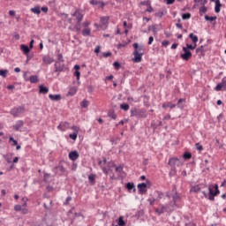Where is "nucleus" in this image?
Segmentation results:
<instances>
[{"mask_svg": "<svg viewBox=\"0 0 226 226\" xmlns=\"http://www.w3.org/2000/svg\"><path fill=\"white\" fill-rule=\"evenodd\" d=\"M131 116H135V117L146 118L147 117V112L146 111V109H134L132 111Z\"/></svg>", "mask_w": 226, "mask_h": 226, "instance_id": "obj_6", "label": "nucleus"}, {"mask_svg": "<svg viewBox=\"0 0 226 226\" xmlns=\"http://www.w3.org/2000/svg\"><path fill=\"white\" fill-rule=\"evenodd\" d=\"M222 87H225L224 86H222V83H219L216 85L215 87V91H222Z\"/></svg>", "mask_w": 226, "mask_h": 226, "instance_id": "obj_53", "label": "nucleus"}, {"mask_svg": "<svg viewBox=\"0 0 226 226\" xmlns=\"http://www.w3.org/2000/svg\"><path fill=\"white\" fill-rule=\"evenodd\" d=\"M69 128L70 123L68 122H61L57 126V130H59L60 132H66V130H68Z\"/></svg>", "mask_w": 226, "mask_h": 226, "instance_id": "obj_12", "label": "nucleus"}, {"mask_svg": "<svg viewBox=\"0 0 226 226\" xmlns=\"http://www.w3.org/2000/svg\"><path fill=\"white\" fill-rule=\"evenodd\" d=\"M57 62L56 63H64V58H63V54L62 53H57Z\"/></svg>", "mask_w": 226, "mask_h": 226, "instance_id": "obj_40", "label": "nucleus"}, {"mask_svg": "<svg viewBox=\"0 0 226 226\" xmlns=\"http://www.w3.org/2000/svg\"><path fill=\"white\" fill-rule=\"evenodd\" d=\"M72 17L75 18V20L78 24H80L84 20V11L81 9H76V11L71 14Z\"/></svg>", "mask_w": 226, "mask_h": 226, "instance_id": "obj_5", "label": "nucleus"}, {"mask_svg": "<svg viewBox=\"0 0 226 226\" xmlns=\"http://www.w3.org/2000/svg\"><path fill=\"white\" fill-rule=\"evenodd\" d=\"M102 163V161L98 162V165H100L103 174H105L106 176H109V170L107 168H105Z\"/></svg>", "mask_w": 226, "mask_h": 226, "instance_id": "obj_26", "label": "nucleus"}, {"mask_svg": "<svg viewBox=\"0 0 226 226\" xmlns=\"http://www.w3.org/2000/svg\"><path fill=\"white\" fill-rule=\"evenodd\" d=\"M108 117L114 120L117 119V115H116V112L114 111H109Z\"/></svg>", "mask_w": 226, "mask_h": 226, "instance_id": "obj_36", "label": "nucleus"}, {"mask_svg": "<svg viewBox=\"0 0 226 226\" xmlns=\"http://www.w3.org/2000/svg\"><path fill=\"white\" fill-rule=\"evenodd\" d=\"M139 4H140L141 6H147V7H148V6L151 4V1L146 0V1L140 2Z\"/></svg>", "mask_w": 226, "mask_h": 226, "instance_id": "obj_49", "label": "nucleus"}, {"mask_svg": "<svg viewBox=\"0 0 226 226\" xmlns=\"http://www.w3.org/2000/svg\"><path fill=\"white\" fill-rule=\"evenodd\" d=\"M185 226H197V224L193 222L185 223Z\"/></svg>", "mask_w": 226, "mask_h": 226, "instance_id": "obj_64", "label": "nucleus"}, {"mask_svg": "<svg viewBox=\"0 0 226 226\" xmlns=\"http://www.w3.org/2000/svg\"><path fill=\"white\" fill-rule=\"evenodd\" d=\"M184 53L180 55V57L184 59V61H189L192 57V51L186 49V47H183Z\"/></svg>", "mask_w": 226, "mask_h": 226, "instance_id": "obj_7", "label": "nucleus"}, {"mask_svg": "<svg viewBox=\"0 0 226 226\" xmlns=\"http://www.w3.org/2000/svg\"><path fill=\"white\" fill-rule=\"evenodd\" d=\"M163 15H165V12H163V11H158L155 13V17H159V19H162V17H163Z\"/></svg>", "mask_w": 226, "mask_h": 226, "instance_id": "obj_58", "label": "nucleus"}, {"mask_svg": "<svg viewBox=\"0 0 226 226\" xmlns=\"http://www.w3.org/2000/svg\"><path fill=\"white\" fill-rule=\"evenodd\" d=\"M88 181L91 185H96V175L88 176Z\"/></svg>", "mask_w": 226, "mask_h": 226, "instance_id": "obj_27", "label": "nucleus"}, {"mask_svg": "<svg viewBox=\"0 0 226 226\" xmlns=\"http://www.w3.org/2000/svg\"><path fill=\"white\" fill-rule=\"evenodd\" d=\"M64 70V64H61V62H56L55 63V72L61 73Z\"/></svg>", "mask_w": 226, "mask_h": 226, "instance_id": "obj_16", "label": "nucleus"}, {"mask_svg": "<svg viewBox=\"0 0 226 226\" xmlns=\"http://www.w3.org/2000/svg\"><path fill=\"white\" fill-rule=\"evenodd\" d=\"M56 169H58V170L62 173L64 174V172H66V169L64 168V166H59Z\"/></svg>", "mask_w": 226, "mask_h": 226, "instance_id": "obj_60", "label": "nucleus"}, {"mask_svg": "<svg viewBox=\"0 0 226 226\" xmlns=\"http://www.w3.org/2000/svg\"><path fill=\"white\" fill-rule=\"evenodd\" d=\"M103 57H110V56H112V52L108 51V52H104L102 54Z\"/></svg>", "mask_w": 226, "mask_h": 226, "instance_id": "obj_62", "label": "nucleus"}, {"mask_svg": "<svg viewBox=\"0 0 226 226\" xmlns=\"http://www.w3.org/2000/svg\"><path fill=\"white\" fill-rule=\"evenodd\" d=\"M170 167H171V170H170V174H172V176H176V174L177 172V170L176 169V166H170Z\"/></svg>", "mask_w": 226, "mask_h": 226, "instance_id": "obj_50", "label": "nucleus"}, {"mask_svg": "<svg viewBox=\"0 0 226 226\" xmlns=\"http://www.w3.org/2000/svg\"><path fill=\"white\" fill-rule=\"evenodd\" d=\"M163 197H165V193L160 191H154L152 194H150L147 202H149L150 206H153L154 202L162 200Z\"/></svg>", "mask_w": 226, "mask_h": 226, "instance_id": "obj_2", "label": "nucleus"}, {"mask_svg": "<svg viewBox=\"0 0 226 226\" xmlns=\"http://www.w3.org/2000/svg\"><path fill=\"white\" fill-rule=\"evenodd\" d=\"M172 192H174V195L172 196V204H177V202H179V200H181V196H179V194H177V189L175 187V185L173 186Z\"/></svg>", "mask_w": 226, "mask_h": 226, "instance_id": "obj_10", "label": "nucleus"}, {"mask_svg": "<svg viewBox=\"0 0 226 226\" xmlns=\"http://www.w3.org/2000/svg\"><path fill=\"white\" fill-rule=\"evenodd\" d=\"M10 114L13 116V117H21L23 114H26V106L14 107L11 109Z\"/></svg>", "mask_w": 226, "mask_h": 226, "instance_id": "obj_3", "label": "nucleus"}, {"mask_svg": "<svg viewBox=\"0 0 226 226\" xmlns=\"http://www.w3.org/2000/svg\"><path fill=\"white\" fill-rule=\"evenodd\" d=\"M100 20H101L102 26L104 27V29H106L107 26H109V20H110V17L102 16L101 17Z\"/></svg>", "mask_w": 226, "mask_h": 226, "instance_id": "obj_14", "label": "nucleus"}, {"mask_svg": "<svg viewBox=\"0 0 226 226\" xmlns=\"http://www.w3.org/2000/svg\"><path fill=\"white\" fill-rule=\"evenodd\" d=\"M184 160H190L192 158V153L185 152L183 155Z\"/></svg>", "mask_w": 226, "mask_h": 226, "instance_id": "obj_42", "label": "nucleus"}, {"mask_svg": "<svg viewBox=\"0 0 226 226\" xmlns=\"http://www.w3.org/2000/svg\"><path fill=\"white\" fill-rule=\"evenodd\" d=\"M207 11V6H202L200 8V15H204Z\"/></svg>", "mask_w": 226, "mask_h": 226, "instance_id": "obj_46", "label": "nucleus"}, {"mask_svg": "<svg viewBox=\"0 0 226 226\" xmlns=\"http://www.w3.org/2000/svg\"><path fill=\"white\" fill-rule=\"evenodd\" d=\"M183 20H188L189 19H192V14L190 12L182 14Z\"/></svg>", "mask_w": 226, "mask_h": 226, "instance_id": "obj_39", "label": "nucleus"}, {"mask_svg": "<svg viewBox=\"0 0 226 226\" xmlns=\"http://www.w3.org/2000/svg\"><path fill=\"white\" fill-rule=\"evenodd\" d=\"M205 20H209L210 22H213L215 20H216V16H208V15H206L205 16Z\"/></svg>", "mask_w": 226, "mask_h": 226, "instance_id": "obj_43", "label": "nucleus"}, {"mask_svg": "<svg viewBox=\"0 0 226 226\" xmlns=\"http://www.w3.org/2000/svg\"><path fill=\"white\" fill-rule=\"evenodd\" d=\"M196 54H204V46H200L196 49Z\"/></svg>", "mask_w": 226, "mask_h": 226, "instance_id": "obj_48", "label": "nucleus"}, {"mask_svg": "<svg viewBox=\"0 0 226 226\" xmlns=\"http://www.w3.org/2000/svg\"><path fill=\"white\" fill-rule=\"evenodd\" d=\"M166 107L169 109H176V104L168 102L167 104L162 105V109H166Z\"/></svg>", "mask_w": 226, "mask_h": 226, "instance_id": "obj_38", "label": "nucleus"}, {"mask_svg": "<svg viewBox=\"0 0 226 226\" xmlns=\"http://www.w3.org/2000/svg\"><path fill=\"white\" fill-rule=\"evenodd\" d=\"M82 109H87V107H89V101L87 100H83L80 103Z\"/></svg>", "mask_w": 226, "mask_h": 226, "instance_id": "obj_33", "label": "nucleus"}, {"mask_svg": "<svg viewBox=\"0 0 226 226\" xmlns=\"http://www.w3.org/2000/svg\"><path fill=\"white\" fill-rule=\"evenodd\" d=\"M221 84H222V86H223L224 87H226V77H223V78L222 79Z\"/></svg>", "mask_w": 226, "mask_h": 226, "instance_id": "obj_63", "label": "nucleus"}, {"mask_svg": "<svg viewBox=\"0 0 226 226\" xmlns=\"http://www.w3.org/2000/svg\"><path fill=\"white\" fill-rule=\"evenodd\" d=\"M82 36H91V29L90 28H85L81 32Z\"/></svg>", "mask_w": 226, "mask_h": 226, "instance_id": "obj_30", "label": "nucleus"}, {"mask_svg": "<svg viewBox=\"0 0 226 226\" xmlns=\"http://www.w3.org/2000/svg\"><path fill=\"white\" fill-rule=\"evenodd\" d=\"M132 47L134 49V52H137L138 54H144V46H139V43L135 42L132 44Z\"/></svg>", "mask_w": 226, "mask_h": 226, "instance_id": "obj_15", "label": "nucleus"}, {"mask_svg": "<svg viewBox=\"0 0 226 226\" xmlns=\"http://www.w3.org/2000/svg\"><path fill=\"white\" fill-rule=\"evenodd\" d=\"M69 158L72 161L75 162V160H77L79 158V152L77 151H72L69 154Z\"/></svg>", "mask_w": 226, "mask_h": 226, "instance_id": "obj_20", "label": "nucleus"}, {"mask_svg": "<svg viewBox=\"0 0 226 226\" xmlns=\"http://www.w3.org/2000/svg\"><path fill=\"white\" fill-rule=\"evenodd\" d=\"M29 82L31 84H36L38 82H40V79L38 78V76L36 75H32L30 76V78L28 79Z\"/></svg>", "mask_w": 226, "mask_h": 226, "instance_id": "obj_24", "label": "nucleus"}, {"mask_svg": "<svg viewBox=\"0 0 226 226\" xmlns=\"http://www.w3.org/2000/svg\"><path fill=\"white\" fill-rule=\"evenodd\" d=\"M14 211H22V206L15 205L14 206Z\"/></svg>", "mask_w": 226, "mask_h": 226, "instance_id": "obj_61", "label": "nucleus"}, {"mask_svg": "<svg viewBox=\"0 0 226 226\" xmlns=\"http://www.w3.org/2000/svg\"><path fill=\"white\" fill-rule=\"evenodd\" d=\"M22 126H24V121L18 120L12 128L15 132H20V128H22Z\"/></svg>", "mask_w": 226, "mask_h": 226, "instance_id": "obj_17", "label": "nucleus"}, {"mask_svg": "<svg viewBox=\"0 0 226 226\" xmlns=\"http://www.w3.org/2000/svg\"><path fill=\"white\" fill-rule=\"evenodd\" d=\"M113 66L115 70H119L121 68V64H119V62H114Z\"/></svg>", "mask_w": 226, "mask_h": 226, "instance_id": "obj_52", "label": "nucleus"}, {"mask_svg": "<svg viewBox=\"0 0 226 226\" xmlns=\"http://www.w3.org/2000/svg\"><path fill=\"white\" fill-rule=\"evenodd\" d=\"M168 165H170V167H176V165L177 167H180L181 162L177 157H171L168 162Z\"/></svg>", "mask_w": 226, "mask_h": 226, "instance_id": "obj_8", "label": "nucleus"}, {"mask_svg": "<svg viewBox=\"0 0 226 226\" xmlns=\"http://www.w3.org/2000/svg\"><path fill=\"white\" fill-rule=\"evenodd\" d=\"M42 61L44 64H52V63H54V58L44 56Z\"/></svg>", "mask_w": 226, "mask_h": 226, "instance_id": "obj_22", "label": "nucleus"}, {"mask_svg": "<svg viewBox=\"0 0 226 226\" xmlns=\"http://www.w3.org/2000/svg\"><path fill=\"white\" fill-rule=\"evenodd\" d=\"M215 3V13H220V10L222 8V4L220 3V1H217Z\"/></svg>", "mask_w": 226, "mask_h": 226, "instance_id": "obj_31", "label": "nucleus"}, {"mask_svg": "<svg viewBox=\"0 0 226 226\" xmlns=\"http://www.w3.org/2000/svg\"><path fill=\"white\" fill-rule=\"evenodd\" d=\"M20 49H21L22 52H24L25 55L29 54V52H31V48H29L26 44H21Z\"/></svg>", "mask_w": 226, "mask_h": 226, "instance_id": "obj_25", "label": "nucleus"}, {"mask_svg": "<svg viewBox=\"0 0 226 226\" xmlns=\"http://www.w3.org/2000/svg\"><path fill=\"white\" fill-rule=\"evenodd\" d=\"M189 38L192 39V41L197 45V41H199V37L197 35L190 34Z\"/></svg>", "mask_w": 226, "mask_h": 226, "instance_id": "obj_29", "label": "nucleus"}, {"mask_svg": "<svg viewBox=\"0 0 226 226\" xmlns=\"http://www.w3.org/2000/svg\"><path fill=\"white\" fill-rule=\"evenodd\" d=\"M49 177H50V174L44 173V178H43L44 183H49Z\"/></svg>", "mask_w": 226, "mask_h": 226, "instance_id": "obj_54", "label": "nucleus"}, {"mask_svg": "<svg viewBox=\"0 0 226 226\" xmlns=\"http://www.w3.org/2000/svg\"><path fill=\"white\" fill-rule=\"evenodd\" d=\"M120 109L122 110H124V112H126L127 110H130V105L126 104V103H122L120 105Z\"/></svg>", "mask_w": 226, "mask_h": 226, "instance_id": "obj_34", "label": "nucleus"}, {"mask_svg": "<svg viewBox=\"0 0 226 226\" xmlns=\"http://www.w3.org/2000/svg\"><path fill=\"white\" fill-rule=\"evenodd\" d=\"M74 76L77 77V80H80V72L75 71Z\"/></svg>", "mask_w": 226, "mask_h": 226, "instance_id": "obj_59", "label": "nucleus"}, {"mask_svg": "<svg viewBox=\"0 0 226 226\" xmlns=\"http://www.w3.org/2000/svg\"><path fill=\"white\" fill-rule=\"evenodd\" d=\"M147 13H153V11H154V10L153 9V7L150 5L147 6V8L146 9V11Z\"/></svg>", "mask_w": 226, "mask_h": 226, "instance_id": "obj_55", "label": "nucleus"}, {"mask_svg": "<svg viewBox=\"0 0 226 226\" xmlns=\"http://www.w3.org/2000/svg\"><path fill=\"white\" fill-rule=\"evenodd\" d=\"M39 93L40 94H47L49 93V87L43 85L39 86Z\"/></svg>", "mask_w": 226, "mask_h": 226, "instance_id": "obj_21", "label": "nucleus"}, {"mask_svg": "<svg viewBox=\"0 0 226 226\" xmlns=\"http://www.w3.org/2000/svg\"><path fill=\"white\" fill-rule=\"evenodd\" d=\"M30 11H32V13H34L35 15H40V13H41V8H40V5H37L31 8Z\"/></svg>", "mask_w": 226, "mask_h": 226, "instance_id": "obj_23", "label": "nucleus"}, {"mask_svg": "<svg viewBox=\"0 0 226 226\" xmlns=\"http://www.w3.org/2000/svg\"><path fill=\"white\" fill-rule=\"evenodd\" d=\"M126 188H127V190H129V192L130 191H132V190H133V192H136V189H135V184H133V183H127L126 184Z\"/></svg>", "mask_w": 226, "mask_h": 226, "instance_id": "obj_32", "label": "nucleus"}, {"mask_svg": "<svg viewBox=\"0 0 226 226\" xmlns=\"http://www.w3.org/2000/svg\"><path fill=\"white\" fill-rule=\"evenodd\" d=\"M90 22L89 21H84L83 23H82V27H85V29L86 28H89V26H90Z\"/></svg>", "mask_w": 226, "mask_h": 226, "instance_id": "obj_56", "label": "nucleus"}, {"mask_svg": "<svg viewBox=\"0 0 226 226\" xmlns=\"http://www.w3.org/2000/svg\"><path fill=\"white\" fill-rule=\"evenodd\" d=\"M187 50H195L197 49V44L192 45V44H186Z\"/></svg>", "mask_w": 226, "mask_h": 226, "instance_id": "obj_44", "label": "nucleus"}, {"mask_svg": "<svg viewBox=\"0 0 226 226\" xmlns=\"http://www.w3.org/2000/svg\"><path fill=\"white\" fill-rule=\"evenodd\" d=\"M89 3L92 6H98V8H102V10H103V8H105V3L102 2V1L90 0Z\"/></svg>", "mask_w": 226, "mask_h": 226, "instance_id": "obj_13", "label": "nucleus"}, {"mask_svg": "<svg viewBox=\"0 0 226 226\" xmlns=\"http://www.w3.org/2000/svg\"><path fill=\"white\" fill-rule=\"evenodd\" d=\"M176 207H177V204L170 202L166 205H161L160 208L155 209V213L159 215H163V213H172Z\"/></svg>", "mask_w": 226, "mask_h": 226, "instance_id": "obj_1", "label": "nucleus"}, {"mask_svg": "<svg viewBox=\"0 0 226 226\" xmlns=\"http://www.w3.org/2000/svg\"><path fill=\"white\" fill-rule=\"evenodd\" d=\"M195 146L196 149L200 151V153L204 150V147H202V145H200V143H196Z\"/></svg>", "mask_w": 226, "mask_h": 226, "instance_id": "obj_51", "label": "nucleus"}, {"mask_svg": "<svg viewBox=\"0 0 226 226\" xmlns=\"http://www.w3.org/2000/svg\"><path fill=\"white\" fill-rule=\"evenodd\" d=\"M213 188L215 190V192L213 191ZM213 188L208 187V200L214 201L215 200V197H216L217 195H220V189H218V184L214 185Z\"/></svg>", "mask_w": 226, "mask_h": 226, "instance_id": "obj_4", "label": "nucleus"}, {"mask_svg": "<svg viewBox=\"0 0 226 226\" xmlns=\"http://www.w3.org/2000/svg\"><path fill=\"white\" fill-rule=\"evenodd\" d=\"M69 96H75L77 94V88L75 87H72L68 91Z\"/></svg>", "mask_w": 226, "mask_h": 226, "instance_id": "obj_28", "label": "nucleus"}, {"mask_svg": "<svg viewBox=\"0 0 226 226\" xmlns=\"http://www.w3.org/2000/svg\"><path fill=\"white\" fill-rule=\"evenodd\" d=\"M13 153H9L6 154L5 156V160L7 162V163H11V157L13 156Z\"/></svg>", "mask_w": 226, "mask_h": 226, "instance_id": "obj_35", "label": "nucleus"}, {"mask_svg": "<svg viewBox=\"0 0 226 226\" xmlns=\"http://www.w3.org/2000/svg\"><path fill=\"white\" fill-rule=\"evenodd\" d=\"M9 142L10 144H11V146H17L19 144V142L13 138V136H10L9 137Z\"/></svg>", "mask_w": 226, "mask_h": 226, "instance_id": "obj_37", "label": "nucleus"}, {"mask_svg": "<svg viewBox=\"0 0 226 226\" xmlns=\"http://www.w3.org/2000/svg\"><path fill=\"white\" fill-rule=\"evenodd\" d=\"M134 57L132 58L133 63H141L142 62V56L144 53H137V51H133Z\"/></svg>", "mask_w": 226, "mask_h": 226, "instance_id": "obj_11", "label": "nucleus"}, {"mask_svg": "<svg viewBox=\"0 0 226 226\" xmlns=\"http://www.w3.org/2000/svg\"><path fill=\"white\" fill-rule=\"evenodd\" d=\"M115 170L118 174H121V172H123V167L122 166H117V167H116Z\"/></svg>", "mask_w": 226, "mask_h": 226, "instance_id": "obj_57", "label": "nucleus"}, {"mask_svg": "<svg viewBox=\"0 0 226 226\" xmlns=\"http://www.w3.org/2000/svg\"><path fill=\"white\" fill-rule=\"evenodd\" d=\"M183 103H186V99L180 98L177 103V109H180L181 110H183V109H185V104Z\"/></svg>", "mask_w": 226, "mask_h": 226, "instance_id": "obj_19", "label": "nucleus"}, {"mask_svg": "<svg viewBox=\"0 0 226 226\" xmlns=\"http://www.w3.org/2000/svg\"><path fill=\"white\" fill-rule=\"evenodd\" d=\"M49 100H51V102H59L61 100V94H50L49 95Z\"/></svg>", "mask_w": 226, "mask_h": 226, "instance_id": "obj_18", "label": "nucleus"}, {"mask_svg": "<svg viewBox=\"0 0 226 226\" xmlns=\"http://www.w3.org/2000/svg\"><path fill=\"white\" fill-rule=\"evenodd\" d=\"M191 192H193L194 193H199V192H200V188L199 185H194L191 188Z\"/></svg>", "mask_w": 226, "mask_h": 226, "instance_id": "obj_41", "label": "nucleus"}, {"mask_svg": "<svg viewBox=\"0 0 226 226\" xmlns=\"http://www.w3.org/2000/svg\"><path fill=\"white\" fill-rule=\"evenodd\" d=\"M79 133L77 132H73V133L69 134V137L72 139V140H77V137H78Z\"/></svg>", "mask_w": 226, "mask_h": 226, "instance_id": "obj_45", "label": "nucleus"}, {"mask_svg": "<svg viewBox=\"0 0 226 226\" xmlns=\"http://www.w3.org/2000/svg\"><path fill=\"white\" fill-rule=\"evenodd\" d=\"M151 182L149 180H147L146 183H141L138 185V190L139 193H146L147 192V185H149Z\"/></svg>", "mask_w": 226, "mask_h": 226, "instance_id": "obj_9", "label": "nucleus"}, {"mask_svg": "<svg viewBox=\"0 0 226 226\" xmlns=\"http://www.w3.org/2000/svg\"><path fill=\"white\" fill-rule=\"evenodd\" d=\"M6 75H8V70H0V77L6 79Z\"/></svg>", "mask_w": 226, "mask_h": 226, "instance_id": "obj_47", "label": "nucleus"}]
</instances>
